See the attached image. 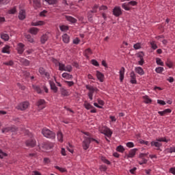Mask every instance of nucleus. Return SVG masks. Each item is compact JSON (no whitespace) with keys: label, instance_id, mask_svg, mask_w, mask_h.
<instances>
[{"label":"nucleus","instance_id":"f257e3e1","mask_svg":"<svg viewBox=\"0 0 175 175\" xmlns=\"http://www.w3.org/2000/svg\"><path fill=\"white\" fill-rule=\"evenodd\" d=\"M85 135H86L85 137H83V141L82 142V147L83 150H88L90 148V144L92 143H96V144H99V141L92 138L90 137V134L88 133H85Z\"/></svg>","mask_w":175,"mask_h":175},{"label":"nucleus","instance_id":"f03ea898","mask_svg":"<svg viewBox=\"0 0 175 175\" xmlns=\"http://www.w3.org/2000/svg\"><path fill=\"white\" fill-rule=\"evenodd\" d=\"M42 133L43 136H44V137H47V139H55V133L50 131L48 129H43Z\"/></svg>","mask_w":175,"mask_h":175},{"label":"nucleus","instance_id":"7ed1b4c3","mask_svg":"<svg viewBox=\"0 0 175 175\" xmlns=\"http://www.w3.org/2000/svg\"><path fill=\"white\" fill-rule=\"evenodd\" d=\"M86 90H88L89 92L88 93V96L90 99V100H92L94 99V92H96L98 91V89L96 88H94L93 86L87 85L85 86Z\"/></svg>","mask_w":175,"mask_h":175},{"label":"nucleus","instance_id":"20e7f679","mask_svg":"<svg viewBox=\"0 0 175 175\" xmlns=\"http://www.w3.org/2000/svg\"><path fill=\"white\" fill-rule=\"evenodd\" d=\"M38 72H39L40 75L42 76V77H44V79H45V80H50V73L49 72H47L46 70V69H44L42 67H40L38 69Z\"/></svg>","mask_w":175,"mask_h":175},{"label":"nucleus","instance_id":"39448f33","mask_svg":"<svg viewBox=\"0 0 175 175\" xmlns=\"http://www.w3.org/2000/svg\"><path fill=\"white\" fill-rule=\"evenodd\" d=\"M54 147V144L51 142H44L42 144L39 145V148L44 151V150H51Z\"/></svg>","mask_w":175,"mask_h":175},{"label":"nucleus","instance_id":"423d86ee","mask_svg":"<svg viewBox=\"0 0 175 175\" xmlns=\"http://www.w3.org/2000/svg\"><path fill=\"white\" fill-rule=\"evenodd\" d=\"M101 133L105 135V136H107V137H111V135H113L111 130L107 127H103L101 129Z\"/></svg>","mask_w":175,"mask_h":175},{"label":"nucleus","instance_id":"0eeeda50","mask_svg":"<svg viewBox=\"0 0 175 175\" xmlns=\"http://www.w3.org/2000/svg\"><path fill=\"white\" fill-rule=\"evenodd\" d=\"M29 107V103H28L27 101L23 102L20 103L17 107L16 109L18 110H27V108Z\"/></svg>","mask_w":175,"mask_h":175},{"label":"nucleus","instance_id":"6e6552de","mask_svg":"<svg viewBox=\"0 0 175 175\" xmlns=\"http://www.w3.org/2000/svg\"><path fill=\"white\" fill-rule=\"evenodd\" d=\"M16 50L18 52V54H23L25 50V45L21 42H19L17 44Z\"/></svg>","mask_w":175,"mask_h":175},{"label":"nucleus","instance_id":"1a4fd4ad","mask_svg":"<svg viewBox=\"0 0 175 175\" xmlns=\"http://www.w3.org/2000/svg\"><path fill=\"white\" fill-rule=\"evenodd\" d=\"M17 129L15 126H8L2 129L1 132L2 133H8V132H16Z\"/></svg>","mask_w":175,"mask_h":175},{"label":"nucleus","instance_id":"9d476101","mask_svg":"<svg viewBox=\"0 0 175 175\" xmlns=\"http://www.w3.org/2000/svg\"><path fill=\"white\" fill-rule=\"evenodd\" d=\"M37 106L40 110H43L46 107V101L44 99H40L37 102Z\"/></svg>","mask_w":175,"mask_h":175},{"label":"nucleus","instance_id":"9b49d317","mask_svg":"<svg viewBox=\"0 0 175 175\" xmlns=\"http://www.w3.org/2000/svg\"><path fill=\"white\" fill-rule=\"evenodd\" d=\"M113 15L116 16V17H118L119 16H121L122 14V12L121 11V8L120 7H115L113 10Z\"/></svg>","mask_w":175,"mask_h":175},{"label":"nucleus","instance_id":"f8f14e48","mask_svg":"<svg viewBox=\"0 0 175 175\" xmlns=\"http://www.w3.org/2000/svg\"><path fill=\"white\" fill-rule=\"evenodd\" d=\"M137 152V148L132 149L129 151V154L126 155L127 159L129 158H133L135 155H136V152Z\"/></svg>","mask_w":175,"mask_h":175},{"label":"nucleus","instance_id":"ddd939ff","mask_svg":"<svg viewBox=\"0 0 175 175\" xmlns=\"http://www.w3.org/2000/svg\"><path fill=\"white\" fill-rule=\"evenodd\" d=\"M27 147H35L36 146V141L33 139L26 141Z\"/></svg>","mask_w":175,"mask_h":175},{"label":"nucleus","instance_id":"4468645a","mask_svg":"<svg viewBox=\"0 0 175 175\" xmlns=\"http://www.w3.org/2000/svg\"><path fill=\"white\" fill-rule=\"evenodd\" d=\"M131 77V84H137V81H136V74H135V72L132 71L130 74Z\"/></svg>","mask_w":175,"mask_h":175},{"label":"nucleus","instance_id":"2eb2a0df","mask_svg":"<svg viewBox=\"0 0 175 175\" xmlns=\"http://www.w3.org/2000/svg\"><path fill=\"white\" fill-rule=\"evenodd\" d=\"M33 6L34 9H39V8H41L42 3H40V0H33Z\"/></svg>","mask_w":175,"mask_h":175},{"label":"nucleus","instance_id":"dca6fc26","mask_svg":"<svg viewBox=\"0 0 175 175\" xmlns=\"http://www.w3.org/2000/svg\"><path fill=\"white\" fill-rule=\"evenodd\" d=\"M96 76L98 80H99V81H100V83H103V79H105V75L103 74H102V72H100L99 71H96Z\"/></svg>","mask_w":175,"mask_h":175},{"label":"nucleus","instance_id":"f3484780","mask_svg":"<svg viewBox=\"0 0 175 175\" xmlns=\"http://www.w3.org/2000/svg\"><path fill=\"white\" fill-rule=\"evenodd\" d=\"M124 75H125V68L122 67L120 70V80L121 83H122V81H124Z\"/></svg>","mask_w":175,"mask_h":175},{"label":"nucleus","instance_id":"a211bd4d","mask_svg":"<svg viewBox=\"0 0 175 175\" xmlns=\"http://www.w3.org/2000/svg\"><path fill=\"white\" fill-rule=\"evenodd\" d=\"M169 113H172V109H166L164 111H159L158 114H160L162 117L166 116V114H169Z\"/></svg>","mask_w":175,"mask_h":175},{"label":"nucleus","instance_id":"6ab92c4d","mask_svg":"<svg viewBox=\"0 0 175 175\" xmlns=\"http://www.w3.org/2000/svg\"><path fill=\"white\" fill-rule=\"evenodd\" d=\"M25 17H26L25 10H21L19 12V15H18L19 20H24L25 18Z\"/></svg>","mask_w":175,"mask_h":175},{"label":"nucleus","instance_id":"aec40b11","mask_svg":"<svg viewBox=\"0 0 175 175\" xmlns=\"http://www.w3.org/2000/svg\"><path fill=\"white\" fill-rule=\"evenodd\" d=\"M62 40L64 42V43H69V42L70 41V37H69V36L66 33H64L62 36Z\"/></svg>","mask_w":175,"mask_h":175},{"label":"nucleus","instance_id":"412c9836","mask_svg":"<svg viewBox=\"0 0 175 175\" xmlns=\"http://www.w3.org/2000/svg\"><path fill=\"white\" fill-rule=\"evenodd\" d=\"M135 70L136 73H138L140 76H143V75H144V70L142 67H135Z\"/></svg>","mask_w":175,"mask_h":175},{"label":"nucleus","instance_id":"4be33fe9","mask_svg":"<svg viewBox=\"0 0 175 175\" xmlns=\"http://www.w3.org/2000/svg\"><path fill=\"white\" fill-rule=\"evenodd\" d=\"M49 84L51 86V90L54 91V92H57L58 91V88H57V86H55V83L54 82L49 81Z\"/></svg>","mask_w":175,"mask_h":175},{"label":"nucleus","instance_id":"5701e85b","mask_svg":"<svg viewBox=\"0 0 175 175\" xmlns=\"http://www.w3.org/2000/svg\"><path fill=\"white\" fill-rule=\"evenodd\" d=\"M62 76L64 79H66V80H72L73 79V76L68 72H64Z\"/></svg>","mask_w":175,"mask_h":175},{"label":"nucleus","instance_id":"b1692460","mask_svg":"<svg viewBox=\"0 0 175 175\" xmlns=\"http://www.w3.org/2000/svg\"><path fill=\"white\" fill-rule=\"evenodd\" d=\"M49 40V35L48 34H44L40 38V42L42 44H44L46 43V41Z\"/></svg>","mask_w":175,"mask_h":175},{"label":"nucleus","instance_id":"393cba45","mask_svg":"<svg viewBox=\"0 0 175 175\" xmlns=\"http://www.w3.org/2000/svg\"><path fill=\"white\" fill-rule=\"evenodd\" d=\"M57 140L60 142V143H62L64 142V134H62V132L58 131L57 133Z\"/></svg>","mask_w":175,"mask_h":175},{"label":"nucleus","instance_id":"a878e982","mask_svg":"<svg viewBox=\"0 0 175 175\" xmlns=\"http://www.w3.org/2000/svg\"><path fill=\"white\" fill-rule=\"evenodd\" d=\"M31 25L33 27H39L40 25H44V21H39L38 22H32Z\"/></svg>","mask_w":175,"mask_h":175},{"label":"nucleus","instance_id":"bb28decb","mask_svg":"<svg viewBox=\"0 0 175 175\" xmlns=\"http://www.w3.org/2000/svg\"><path fill=\"white\" fill-rule=\"evenodd\" d=\"M29 32H30V33H31L32 35H37L39 32V29L36 27H31L29 29Z\"/></svg>","mask_w":175,"mask_h":175},{"label":"nucleus","instance_id":"cd10ccee","mask_svg":"<svg viewBox=\"0 0 175 175\" xmlns=\"http://www.w3.org/2000/svg\"><path fill=\"white\" fill-rule=\"evenodd\" d=\"M83 106L86 110H91V109H94V106L88 103L87 101L84 102Z\"/></svg>","mask_w":175,"mask_h":175},{"label":"nucleus","instance_id":"c85d7f7f","mask_svg":"<svg viewBox=\"0 0 175 175\" xmlns=\"http://www.w3.org/2000/svg\"><path fill=\"white\" fill-rule=\"evenodd\" d=\"M151 146L152 147H157V148H159L160 147L162 146V144H161L159 142L156 141V142H151Z\"/></svg>","mask_w":175,"mask_h":175},{"label":"nucleus","instance_id":"c756f323","mask_svg":"<svg viewBox=\"0 0 175 175\" xmlns=\"http://www.w3.org/2000/svg\"><path fill=\"white\" fill-rule=\"evenodd\" d=\"M20 62H21L23 65H25V66H28V65H29V62L28 61V59L25 58H21Z\"/></svg>","mask_w":175,"mask_h":175},{"label":"nucleus","instance_id":"7c9ffc66","mask_svg":"<svg viewBox=\"0 0 175 175\" xmlns=\"http://www.w3.org/2000/svg\"><path fill=\"white\" fill-rule=\"evenodd\" d=\"M1 38L3 40L7 42L8 40H9V34L3 33L1 34Z\"/></svg>","mask_w":175,"mask_h":175},{"label":"nucleus","instance_id":"2f4dec72","mask_svg":"<svg viewBox=\"0 0 175 175\" xmlns=\"http://www.w3.org/2000/svg\"><path fill=\"white\" fill-rule=\"evenodd\" d=\"M66 18L67 21H70V23H72L73 24H75V23H76V21H77V20H76V18L72 17V16H66Z\"/></svg>","mask_w":175,"mask_h":175},{"label":"nucleus","instance_id":"473e14b6","mask_svg":"<svg viewBox=\"0 0 175 175\" xmlns=\"http://www.w3.org/2000/svg\"><path fill=\"white\" fill-rule=\"evenodd\" d=\"M61 94L63 96H69V92H68L65 88L61 89Z\"/></svg>","mask_w":175,"mask_h":175},{"label":"nucleus","instance_id":"72a5a7b5","mask_svg":"<svg viewBox=\"0 0 175 175\" xmlns=\"http://www.w3.org/2000/svg\"><path fill=\"white\" fill-rule=\"evenodd\" d=\"M32 88L34 90V91H36L38 94H42V90H40V88L36 85H32Z\"/></svg>","mask_w":175,"mask_h":175},{"label":"nucleus","instance_id":"f704fd0d","mask_svg":"<svg viewBox=\"0 0 175 175\" xmlns=\"http://www.w3.org/2000/svg\"><path fill=\"white\" fill-rule=\"evenodd\" d=\"M91 54H92V51H91V49H88L85 51V56L86 57V58H89Z\"/></svg>","mask_w":175,"mask_h":175},{"label":"nucleus","instance_id":"c9c22d12","mask_svg":"<svg viewBox=\"0 0 175 175\" xmlns=\"http://www.w3.org/2000/svg\"><path fill=\"white\" fill-rule=\"evenodd\" d=\"M25 38H27V40L29 42V43H33V38L29 34L25 35Z\"/></svg>","mask_w":175,"mask_h":175},{"label":"nucleus","instance_id":"e433bc0d","mask_svg":"<svg viewBox=\"0 0 175 175\" xmlns=\"http://www.w3.org/2000/svg\"><path fill=\"white\" fill-rule=\"evenodd\" d=\"M116 150L118 152H124L125 151V148H124V146L120 145L116 148Z\"/></svg>","mask_w":175,"mask_h":175},{"label":"nucleus","instance_id":"4c0bfd02","mask_svg":"<svg viewBox=\"0 0 175 175\" xmlns=\"http://www.w3.org/2000/svg\"><path fill=\"white\" fill-rule=\"evenodd\" d=\"M59 28L62 32H66V31H68V29H69V27L66 25H61V26H59Z\"/></svg>","mask_w":175,"mask_h":175},{"label":"nucleus","instance_id":"58836bf2","mask_svg":"<svg viewBox=\"0 0 175 175\" xmlns=\"http://www.w3.org/2000/svg\"><path fill=\"white\" fill-rule=\"evenodd\" d=\"M49 5H57V0H44Z\"/></svg>","mask_w":175,"mask_h":175},{"label":"nucleus","instance_id":"ea45409f","mask_svg":"<svg viewBox=\"0 0 175 175\" xmlns=\"http://www.w3.org/2000/svg\"><path fill=\"white\" fill-rule=\"evenodd\" d=\"M156 142H163L164 143H167L169 139H166V137H160L157 139Z\"/></svg>","mask_w":175,"mask_h":175},{"label":"nucleus","instance_id":"a19ab883","mask_svg":"<svg viewBox=\"0 0 175 175\" xmlns=\"http://www.w3.org/2000/svg\"><path fill=\"white\" fill-rule=\"evenodd\" d=\"M156 64H157V65H160V66H163L164 65L163 62H162L159 57L156 58Z\"/></svg>","mask_w":175,"mask_h":175},{"label":"nucleus","instance_id":"79ce46f5","mask_svg":"<svg viewBox=\"0 0 175 175\" xmlns=\"http://www.w3.org/2000/svg\"><path fill=\"white\" fill-rule=\"evenodd\" d=\"M2 53L5 54H10V51H9V46H7L5 47H3L2 49Z\"/></svg>","mask_w":175,"mask_h":175},{"label":"nucleus","instance_id":"37998d69","mask_svg":"<svg viewBox=\"0 0 175 175\" xmlns=\"http://www.w3.org/2000/svg\"><path fill=\"white\" fill-rule=\"evenodd\" d=\"M55 167L57 169V170L61 172V173H65V172H66V168L61 167L59 166H55Z\"/></svg>","mask_w":175,"mask_h":175},{"label":"nucleus","instance_id":"c03bdc74","mask_svg":"<svg viewBox=\"0 0 175 175\" xmlns=\"http://www.w3.org/2000/svg\"><path fill=\"white\" fill-rule=\"evenodd\" d=\"M163 70H165V68H163V67H157L155 68V72L157 73H162Z\"/></svg>","mask_w":175,"mask_h":175},{"label":"nucleus","instance_id":"a18cd8bd","mask_svg":"<svg viewBox=\"0 0 175 175\" xmlns=\"http://www.w3.org/2000/svg\"><path fill=\"white\" fill-rule=\"evenodd\" d=\"M144 100L145 103H151L152 102L151 98H149L148 96H144Z\"/></svg>","mask_w":175,"mask_h":175},{"label":"nucleus","instance_id":"49530a36","mask_svg":"<svg viewBox=\"0 0 175 175\" xmlns=\"http://www.w3.org/2000/svg\"><path fill=\"white\" fill-rule=\"evenodd\" d=\"M65 67L66 66L64 63L60 62V64H59V70L64 71Z\"/></svg>","mask_w":175,"mask_h":175},{"label":"nucleus","instance_id":"de8ad7c7","mask_svg":"<svg viewBox=\"0 0 175 175\" xmlns=\"http://www.w3.org/2000/svg\"><path fill=\"white\" fill-rule=\"evenodd\" d=\"M33 49H28L24 53L25 57H27V55H29L30 54H32L33 53Z\"/></svg>","mask_w":175,"mask_h":175},{"label":"nucleus","instance_id":"09e8293b","mask_svg":"<svg viewBox=\"0 0 175 175\" xmlns=\"http://www.w3.org/2000/svg\"><path fill=\"white\" fill-rule=\"evenodd\" d=\"M72 66L70 65L66 66L64 68V72H72Z\"/></svg>","mask_w":175,"mask_h":175},{"label":"nucleus","instance_id":"8fccbe9b","mask_svg":"<svg viewBox=\"0 0 175 175\" xmlns=\"http://www.w3.org/2000/svg\"><path fill=\"white\" fill-rule=\"evenodd\" d=\"M101 161L104 163H106V165H110V161L106 159L105 157H101Z\"/></svg>","mask_w":175,"mask_h":175},{"label":"nucleus","instance_id":"3c124183","mask_svg":"<svg viewBox=\"0 0 175 175\" xmlns=\"http://www.w3.org/2000/svg\"><path fill=\"white\" fill-rule=\"evenodd\" d=\"M3 64L7 65V66H13L14 62L12 60H10L9 62H4Z\"/></svg>","mask_w":175,"mask_h":175},{"label":"nucleus","instance_id":"603ef678","mask_svg":"<svg viewBox=\"0 0 175 175\" xmlns=\"http://www.w3.org/2000/svg\"><path fill=\"white\" fill-rule=\"evenodd\" d=\"M133 47L135 50H139L142 49V44L140 43H136L133 45Z\"/></svg>","mask_w":175,"mask_h":175},{"label":"nucleus","instance_id":"864d4df0","mask_svg":"<svg viewBox=\"0 0 175 175\" xmlns=\"http://www.w3.org/2000/svg\"><path fill=\"white\" fill-rule=\"evenodd\" d=\"M166 66L169 67L170 69H172V68H173V62L170 60L167 61Z\"/></svg>","mask_w":175,"mask_h":175},{"label":"nucleus","instance_id":"5fc2aeb1","mask_svg":"<svg viewBox=\"0 0 175 175\" xmlns=\"http://www.w3.org/2000/svg\"><path fill=\"white\" fill-rule=\"evenodd\" d=\"M67 150L69 151V152H71V154H73V146L72 144H69L68 146H67Z\"/></svg>","mask_w":175,"mask_h":175},{"label":"nucleus","instance_id":"6e6d98bb","mask_svg":"<svg viewBox=\"0 0 175 175\" xmlns=\"http://www.w3.org/2000/svg\"><path fill=\"white\" fill-rule=\"evenodd\" d=\"M141 159H142L141 161H139L138 163L139 165H146V163H147L148 160L144 159V158H141Z\"/></svg>","mask_w":175,"mask_h":175},{"label":"nucleus","instance_id":"4d7b16f0","mask_svg":"<svg viewBox=\"0 0 175 175\" xmlns=\"http://www.w3.org/2000/svg\"><path fill=\"white\" fill-rule=\"evenodd\" d=\"M151 47L153 50H157L158 49V46L155 44V42L152 41L150 42Z\"/></svg>","mask_w":175,"mask_h":175},{"label":"nucleus","instance_id":"13d9d810","mask_svg":"<svg viewBox=\"0 0 175 175\" xmlns=\"http://www.w3.org/2000/svg\"><path fill=\"white\" fill-rule=\"evenodd\" d=\"M0 159H3V157H7L8 156V154L7 153H5L3 152V151H2L1 149H0Z\"/></svg>","mask_w":175,"mask_h":175},{"label":"nucleus","instance_id":"bf43d9fd","mask_svg":"<svg viewBox=\"0 0 175 175\" xmlns=\"http://www.w3.org/2000/svg\"><path fill=\"white\" fill-rule=\"evenodd\" d=\"M126 146L129 148H132L135 147V144H133V142H127Z\"/></svg>","mask_w":175,"mask_h":175},{"label":"nucleus","instance_id":"052dcab7","mask_svg":"<svg viewBox=\"0 0 175 175\" xmlns=\"http://www.w3.org/2000/svg\"><path fill=\"white\" fill-rule=\"evenodd\" d=\"M122 7L123 9H124V10H130L131 8H129V5H128V3H123L122 5Z\"/></svg>","mask_w":175,"mask_h":175},{"label":"nucleus","instance_id":"680f3d73","mask_svg":"<svg viewBox=\"0 0 175 175\" xmlns=\"http://www.w3.org/2000/svg\"><path fill=\"white\" fill-rule=\"evenodd\" d=\"M136 5H137V3L134 1H132L128 3L129 6H136Z\"/></svg>","mask_w":175,"mask_h":175},{"label":"nucleus","instance_id":"e2e57ef3","mask_svg":"<svg viewBox=\"0 0 175 175\" xmlns=\"http://www.w3.org/2000/svg\"><path fill=\"white\" fill-rule=\"evenodd\" d=\"M91 62H92V64L94 65V66H99V63L98 62V61H96L95 59H92Z\"/></svg>","mask_w":175,"mask_h":175},{"label":"nucleus","instance_id":"0e129e2a","mask_svg":"<svg viewBox=\"0 0 175 175\" xmlns=\"http://www.w3.org/2000/svg\"><path fill=\"white\" fill-rule=\"evenodd\" d=\"M137 57H138V58H139V59H144L143 57H144V53H143V52H139V53L137 54Z\"/></svg>","mask_w":175,"mask_h":175},{"label":"nucleus","instance_id":"69168bd1","mask_svg":"<svg viewBox=\"0 0 175 175\" xmlns=\"http://www.w3.org/2000/svg\"><path fill=\"white\" fill-rule=\"evenodd\" d=\"M46 14H47L46 10H43L40 13V17H46Z\"/></svg>","mask_w":175,"mask_h":175},{"label":"nucleus","instance_id":"338daca9","mask_svg":"<svg viewBox=\"0 0 175 175\" xmlns=\"http://www.w3.org/2000/svg\"><path fill=\"white\" fill-rule=\"evenodd\" d=\"M98 5H94L92 10L90 11L91 13H96V10L98 9Z\"/></svg>","mask_w":175,"mask_h":175},{"label":"nucleus","instance_id":"774afa93","mask_svg":"<svg viewBox=\"0 0 175 175\" xmlns=\"http://www.w3.org/2000/svg\"><path fill=\"white\" fill-rule=\"evenodd\" d=\"M79 43H80V39H79V38H76L73 40L74 44H79Z\"/></svg>","mask_w":175,"mask_h":175}]
</instances>
